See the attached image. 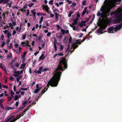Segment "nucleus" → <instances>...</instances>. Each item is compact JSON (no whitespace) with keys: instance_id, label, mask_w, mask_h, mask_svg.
<instances>
[{"instance_id":"38","label":"nucleus","mask_w":122,"mask_h":122,"mask_svg":"<svg viewBox=\"0 0 122 122\" xmlns=\"http://www.w3.org/2000/svg\"><path fill=\"white\" fill-rule=\"evenodd\" d=\"M16 33V30H14L13 31V32L12 34L13 36H14Z\"/></svg>"},{"instance_id":"45","label":"nucleus","mask_w":122,"mask_h":122,"mask_svg":"<svg viewBox=\"0 0 122 122\" xmlns=\"http://www.w3.org/2000/svg\"><path fill=\"white\" fill-rule=\"evenodd\" d=\"M5 100L4 99H0V104H2L1 103L5 101Z\"/></svg>"},{"instance_id":"54","label":"nucleus","mask_w":122,"mask_h":122,"mask_svg":"<svg viewBox=\"0 0 122 122\" xmlns=\"http://www.w3.org/2000/svg\"><path fill=\"white\" fill-rule=\"evenodd\" d=\"M4 37V36L2 34L1 36V38L2 39V40H3V38Z\"/></svg>"},{"instance_id":"11","label":"nucleus","mask_w":122,"mask_h":122,"mask_svg":"<svg viewBox=\"0 0 122 122\" xmlns=\"http://www.w3.org/2000/svg\"><path fill=\"white\" fill-rule=\"evenodd\" d=\"M87 8L86 7H85L84 9V10L82 12V15H83L86 13V11L87 10Z\"/></svg>"},{"instance_id":"33","label":"nucleus","mask_w":122,"mask_h":122,"mask_svg":"<svg viewBox=\"0 0 122 122\" xmlns=\"http://www.w3.org/2000/svg\"><path fill=\"white\" fill-rule=\"evenodd\" d=\"M9 32L8 30H5L4 31H3V32L5 33V34H7Z\"/></svg>"},{"instance_id":"40","label":"nucleus","mask_w":122,"mask_h":122,"mask_svg":"<svg viewBox=\"0 0 122 122\" xmlns=\"http://www.w3.org/2000/svg\"><path fill=\"white\" fill-rule=\"evenodd\" d=\"M6 109L7 110H9L10 109H13V108H12L11 107H10L9 106H7L6 107Z\"/></svg>"},{"instance_id":"58","label":"nucleus","mask_w":122,"mask_h":122,"mask_svg":"<svg viewBox=\"0 0 122 122\" xmlns=\"http://www.w3.org/2000/svg\"><path fill=\"white\" fill-rule=\"evenodd\" d=\"M5 45V43L4 42H3L2 43V45H1V46L2 47H3Z\"/></svg>"},{"instance_id":"63","label":"nucleus","mask_w":122,"mask_h":122,"mask_svg":"<svg viewBox=\"0 0 122 122\" xmlns=\"http://www.w3.org/2000/svg\"><path fill=\"white\" fill-rule=\"evenodd\" d=\"M3 3L4 4V0H0V4Z\"/></svg>"},{"instance_id":"3","label":"nucleus","mask_w":122,"mask_h":122,"mask_svg":"<svg viewBox=\"0 0 122 122\" xmlns=\"http://www.w3.org/2000/svg\"><path fill=\"white\" fill-rule=\"evenodd\" d=\"M114 14L116 17L114 21L115 22L117 23L120 22L122 20V7L118 8Z\"/></svg>"},{"instance_id":"1","label":"nucleus","mask_w":122,"mask_h":122,"mask_svg":"<svg viewBox=\"0 0 122 122\" xmlns=\"http://www.w3.org/2000/svg\"><path fill=\"white\" fill-rule=\"evenodd\" d=\"M121 0H105L103 5L102 6L99 11L97 12V15L101 16L100 20L101 23L99 31H102L107 26V23L109 21L107 16L109 15L110 10L114 5L116 2H120Z\"/></svg>"},{"instance_id":"55","label":"nucleus","mask_w":122,"mask_h":122,"mask_svg":"<svg viewBox=\"0 0 122 122\" xmlns=\"http://www.w3.org/2000/svg\"><path fill=\"white\" fill-rule=\"evenodd\" d=\"M14 46L15 48H17L18 46V45L17 44H15L14 45Z\"/></svg>"},{"instance_id":"57","label":"nucleus","mask_w":122,"mask_h":122,"mask_svg":"<svg viewBox=\"0 0 122 122\" xmlns=\"http://www.w3.org/2000/svg\"><path fill=\"white\" fill-rule=\"evenodd\" d=\"M27 8V5H25L23 6V8L24 9H26Z\"/></svg>"},{"instance_id":"32","label":"nucleus","mask_w":122,"mask_h":122,"mask_svg":"<svg viewBox=\"0 0 122 122\" xmlns=\"http://www.w3.org/2000/svg\"><path fill=\"white\" fill-rule=\"evenodd\" d=\"M12 3V2L11 1L8 4L9 7H11Z\"/></svg>"},{"instance_id":"51","label":"nucleus","mask_w":122,"mask_h":122,"mask_svg":"<svg viewBox=\"0 0 122 122\" xmlns=\"http://www.w3.org/2000/svg\"><path fill=\"white\" fill-rule=\"evenodd\" d=\"M54 47L55 48V50L56 51L57 50V48L56 46V44H54Z\"/></svg>"},{"instance_id":"7","label":"nucleus","mask_w":122,"mask_h":122,"mask_svg":"<svg viewBox=\"0 0 122 122\" xmlns=\"http://www.w3.org/2000/svg\"><path fill=\"white\" fill-rule=\"evenodd\" d=\"M42 7H43V9L44 10H45L48 13V12H50V11H49V7L48 6L46 5H43Z\"/></svg>"},{"instance_id":"17","label":"nucleus","mask_w":122,"mask_h":122,"mask_svg":"<svg viewBox=\"0 0 122 122\" xmlns=\"http://www.w3.org/2000/svg\"><path fill=\"white\" fill-rule=\"evenodd\" d=\"M10 94L11 95V97L13 98L14 97V95L15 94V93L13 91H10Z\"/></svg>"},{"instance_id":"60","label":"nucleus","mask_w":122,"mask_h":122,"mask_svg":"<svg viewBox=\"0 0 122 122\" xmlns=\"http://www.w3.org/2000/svg\"><path fill=\"white\" fill-rule=\"evenodd\" d=\"M72 40V38L71 37H70L69 39V43L71 42Z\"/></svg>"},{"instance_id":"41","label":"nucleus","mask_w":122,"mask_h":122,"mask_svg":"<svg viewBox=\"0 0 122 122\" xmlns=\"http://www.w3.org/2000/svg\"><path fill=\"white\" fill-rule=\"evenodd\" d=\"M19 104V102L18 101L16 102L15 103V106L16 107H17L18 105Z\"/></svg>"},{"instance_id":"34","label":"nucleus","mask_w":122,"mask_h":122,"mask_svg":"<svg viewBox=\"0 0 122 122\" xmlns=\"http://www.w3.org/2000/svg\"><path fill=\"white\" fill-rule=\"evenodd\" d=\"M53 0H50L49 2V3L50 4H51V5H52L53 4Z\"/></svg>"},{"instance_id":"36","label":"nucleus","mask_w":122,"mask_h":122,"mask_svg":"<svg viewBox=\"0 0 122 122\" xmlns=\"http://www.w3.org/2000/svg\"><path fill=\"white\" fill-rule=\"evenodd\" d=\"M35 72L36 73H38V74H41V72L39 71H35Z\"/></svg>"},{"instance_id":"18","label":"nucleus","mask_w":122,"mask_h":122,"mask_svg":"<svg viewBox=\"0 0 122 122\" xmlns=\"http://www.w3.org/2000/svg\"><path fill=\"white\" fill-rule=\"evenodd\" d=\"M51 12L50 11L48 13L50 14V18L53 17L54 16V15L53 14H51Z\"/></svg>"},{"instance_id":"25","label":"nucleus","mask_w":122,"mask_h":122,"mask_svg":"<svg viewBox=\"0 0 122 122\" xmlns=\"http://www.w3.org/2000/svg\"><path fill=\"white\" fill-rule=\"evenodd\" d=\"M47 90V89L46 88H45L41 92V93H42V95Z\"/></svg>"},{"instance_id":"48","label":"nucleus","mask_w":122,"mask_h":122,"mask_svg":"<svg viewBox=\"0 0 122 122\" xmlns=\"http://www.w3.org/2000/svg\"><path fill=\"white\" fill-rule=\"evenodd\" d=\"M57 40L55 38H54V44H56V42H57Z\"/></svg>"},{"instance_id":"50","label":"nucleus","mask_w":122,"mask_h":122,"mask_svg":"<svg viewBox=\"0 0 122 122\" xmlns=\"http://www.w3.org/2000/svg\"><path fill=\"white\" fill-rule=\"evenodd\" d=\"M10 0H4V4L7 3Z\"/></svg>"},{"instance_id":"46","label":"nucleus","mask_w":122,"mask_h":122,"mask_svg":"<svg viewBox=\"0 0 122 122\" xmlns=\"http://www.w3.org/2000/svg\"><path fill=\"white\" fill-rule=\"evenodd\" d=\"M26 36V34H25L24 35H23L22 37L23 39H25V37Z\"/></svg>"},{"instance_id":"35","label":"nucleus","mask_w":122,"mask_h":122,"mask_svg":"<svg viewBox=\"0 0 122 122\" xmlns=\"http://www.w3.org/2000/svg\"><path fill=\"white\" fill-rule=\"evenodd\" d=\"M43 37V36H40L38 39V40L39 41H40L42 39V38Z\"/></svg>"},{"instance_id":"52","label":"nucleus","mask_w":122,"mask_h":122,"mask_svg":"<svg viewBox=\"0 0 122 122\" xmlns=\"http://www.w3.org/2000/svg\"><path fill=\"white\" fill-rule=\"evenodd\" d=\"M3 88L7 89L8 88V87L6 85H3Z\"/></svg>"},{"instance_id":"59","label":"nucleus","mask_w":122,"mask_h":122,"mask_svg":"<svg viewBox=\"0 0 122 122\" xmlns=\"http://www.w3.org/2000/svg\"><path fill=\"white\" fill-rule=\"evenodd\" d=\"M39 51H37L34 53V55L35 56H36L37 55V54H38L39 53Z\"/></svg>"},{"instance_id":"19","label":"nucleus","mask_w":122,"mask_h":122,"mask_svg":"<svg viewBox=\"0 0 122 122\" xmlns=\"http://www.w3.org/2000/svg\"><path fill=\"white\" fill-rule=\"evenodd\" d=\"M20 64V63L19 62H17L15 63V66L17 67H18Z\"/></svg>"},{"instance_id":"20","label":"nucleus","mask_w":122,"mask_h":122,"mask_svg":"<svg viewBox=\"0 0 122 122\" xmlns=\"http://www.w3.org/2000/svg\"><path fill=\"white\" fill-rule=\"evenodd\" d=\"M76 3L75 2H73L72 3V5H71V6L72 7H74L76 5Z\"/></svg>"},{"instance_id":"37","label":"nucleus","mask_w":122,"mask_h":122,"mask_svg":"<svg viewBox=\"0 0 122 122\" xmlns=\"http://www.w3.org/2000/svg\"><path fill=\"white\" fill-rule=\"evenodd\" d=\"M51 32H48L47 34V37H49L51 36Z\"/></svg>"},{"instance_id":"5","label":"nucleus","mask_w":122,"mask_h":122,"mask_svg":"<svg viewBox=\"0 0 122 122\" xmlns=\"http://www.w3.org/2000/svg\"><path fill=\"white\" fill-rule=\"evenodd\" d=\"M23 73L22 71H15L13 74L14 76L15 77L20 78V75Z\"/></svg>"},{"instance_id":"29","label":"nucleus","mask_w":122,"mask_h":122,"mask_svg":"<svg viewBox=\"0 0 122 122\" xmlns=\"http://www.w3.org/2000/svg\"><path fill=\"white\" fill-rule=\"evenodd\" d=\"M34 5V4L33 3H31L29 4L28 6L30 7H32L33 5Z\"/></svg>"},{"instance_id":"44","label":"nucleus","mask_w":122,"mask_h":122,"mask_svg":"<svg viewBox=\"0 0 122 122\" xmlns=\"http://www.w3.org/2000/svg\"><path fill=\"white\" fill-rule=\"evenodd\" d=\"M10 80L13 81L14 79V78L13 77L11 76L10 77Z\"/></svg>"},{"instance_id":"61","label":"nucleus","mask_w":122,"mask_h":122,"mask_svg":"<svg viewBox=\"0 0 122 122\" xmlns=\"http://www.w3.org/2000/svg\"><path fill=\"white\" fill-rule=\"evenodd\" d=\"M48 70H49L48 69L46 68H45L43 70V71L44 72L45 71H46Z\"/></svg>"},{"instance_id":"64","label":"nucleus","mask_w":122,"mask_h":122,"mask_svg":"<svg viewBox=\"0 0 122 122\" xmlns=\"http://www.w3.org/2000/svg\"><path fill=\"white\" fill-rule=\"evenodd\" d=\"M32 36H33L35 37L36 38H37V35L36 34H33L32 35Z\"/></svg>"},{"instance_id":"39","label":"nucleus","mask_w":122,"mask_h":122,"mask_svg":"<svg viewBox=\"0 0 122 122\" xmlns=\"http://www.w3.org/2000/svg\"><path fill=\"white\" fill-rule=\"evenodd\" d=\"M21 44L22 45V46H25V42H21Z\"/></svg>"},{"instance_id":"4","label":"nucleus","mask_w":122,"mask_h":122,"mask_svg":"<svg viewBox=\"0 0 122 122\" xmlns=\"http://www.w3.org/2000/svg\"><path fill=\"white\" fill-rule=\"evenodd\" d=\"M122 26L121 25H117L116 26H112L109 27L108 30L109 33H114V32L120 29Z\"/></svg>"},{"instance_id":"21","label":"nucleus","mask_w":122,"mask_h":122,"mask_svg":"<svg viewBox=\"0 0 122 122\" xmlns=\"http://www.w3.org/2000/svg\"><path fill=\"white\" fill-rule=\"evenodd\" d=\"M29 42L26 41L25 42V46L26 45L30 47V45H29Z\"/></svg>"},{"instance_id":"14","label":"nucleus","mask_w":122,"mask_h":122,"mask_svg":"<svg viewBox=\"0 0 122 122\" xmlns=\"http://www.w3.org/2000/svg\"><path fill=\"white\" fill-rule=\"evenodd\" d=\"M78 46V45L77 43L73 44L72 45V47L73 48H75Z\"/></svg>"},{"instance_id":"24","label":"nucleus","mask_w":122,"mask_h":122,"mask_svg":"<svg viewBox=\"0 0 122 122\" xmlns=\"http://www.w3.org/2000/svg\"><path fill=\"white\" fill-rule=\"evenodd\" d=\"M73 13V12L72 11H70L69 13V14L68 15V16L70 17L71 16V15Z\"/></svg>"},{"instance_id":"12","label":"nucleus","mask_w":122,"mask_h":122,"mask_svg":"<svg viewBox=\"0 0 122 122\" xmlns=\"http://www.w3.org/2000/svg\"><path fill=\"white\" fill-rule=\"evenodd\" d=\"M78 18H77L76 19H75L73 23H72V24L73 25H75L77 24V20H78Z\"/></svg>"},{"instance_id":"30","label":"nucleus","mask_w":122,"mask_h":122,"mask_svg":"<svg viewBox=\"0 0 122 122\" xmlns=\"http://www.w3.org/2000/svg\"><path fill=\"white\" fill-rule=\"evenodd\" d=\"M18 97L17 96V95H15V96L14 98V99L16 101V100H18Z\"/></svg>"},{"instance_id":"47","label":"nucleus","mask_w":122,"mask_h":122,"mask_svg":"<svg viewBox=\"0 0 122 122\" xmlns=\"http://www.w3.org/2000/svg\"><path fill=\"white\" fill-rule=\"evenodd\" d=\"M64 46L62 45H61L60 46V49L61 50H62L63 49Z\"/></svg>"},{"instance_id":"10","label":"nucleus","mask_w":122,"mask_h":122,"mask_svg":"<svg viewBox=\"0 0 122 122\" xmlns=\"http://www.w3.org/2000/svg\"><path fill=\"white\" fill-rule=\"evenodd\" d=\"M56 36L60 40V41L63 38V37L61 34H56Z\"/></svg>"},{"instance_id":"56","label":"nucleus","mask_w":122,"mask_h":122,"mask_svg":"<svg viewBox=\"0 0 122 122\" xmlns=\"http://www.w3.org/2000/svg\"><path fill=\"white\" fill-rule=\"evenodd\" d=\"M0 107L2 108H4V107L2 104H0Z\"/></svg>"},{"instance_id":"49","label":"nucleus","mask_w":122,"mask_h":122,"mask_svg":"<svg viewBox=\"0 0 122 122\" xmlns=\"http://www.w3.org/2000/svg\"><path fill=\"white\" fill-rule=\"evenodd\" d=\"M27 13L26 14L27 16H28L30 14V12L29 11V10L28 9L27 10Z\"/></svg>"},{"instance_id":"27","label":"nucleus","mask_w":122,"mask_h":122,"mask_svg":"<svg viewBox=\"0 0 122 122\" xmlns=\"http://www.w3.org/2000/svg\"><path fill=\"white\" fill-rule=\"evenodd\" d=\"M86 1L85 0L82 1V4L83 5L85 6L86 5Z\"/></svg>"},{"instance_id":"31","label":"nucleus","mask_w":122,"mask_h":122,"mask_svg":"<svg viewBox=\"0 0 122 122\" xmlns=\"http://www.w3.org/2000/svg\"><path fill=\"white\" fill-rule=\"evenodd\" d=\"M67 41V38L66 37H65L64 39L63 40V42L64 43H65Z\"/></svg>"},{"instance_id":"6","label":"nucleus","mask_w":122,"mask_h":122,"mask_svg":"<svg viewBox=\"0 0 122 122\" xmlns=\"http://www.w3.org/2000/svg\"><path fill=\"white\" fill-rule=\"evenodd\" d=\"M36 89L34 90V93L35 94L37 93L38 92L41 90L42 88V86H39L38 84H37L36 85Z\"/></svg>"},{"instance_id":"23","label":"nucleus","mask_w":122,"mask_h":122,"mask_svg":"<svg viewBox=\"0 0 122 122\" xmlns=\"http://www.w3.org/2000/svg\"><path fill=\"white\" fill-rule=\"evenodd\" d=\"M44 17L43 16H41L40 18V21L39 22L40 24H41L43 21Z\"/></svg>"},{"instance_id":"22","label":"nucleus","mask_w":122,"mask_h":122,"mask_svg":"<svg viewBox=\"0 0 122 122\" xmlns=\"http://www.w3.org/2000/svg\"><path fill=\"white\" fill-rule=\"evenodd\" d=\"M70 25L71 27L73 28V30H76V27L74 26L72 24H70Z\"/></svg>"},{"instance_id":"28","label":"nucleus","mask_w":122,"mask_h":122,"mask_svg":"<svg viewBox=\"0 0 122 122\" xmlns=\"http://www.w3.org/2000/svg\"><path fill=\"white\" fill-rule=\"evenodd\" d=\"M31 12L32 13V14H33L34 17H35L36 16V12L34 11V10H31Z\"/></svg>"},{"instance_id":"53","label":"nucleus","mask_w":122,"mask_h":122,"mask_svg":"<svg viewBox=\"0 0 122 122\" xmlns=\"http://www.w3.org/2000/svg\"><path fill=\"white\" fill-rule=\"evenodd\" d=\"M58 11L59 10L57 9H55L53 11L54 12H56L57 11L58 12Z\"/></svg>"},{"instance_id":"43","label":"nucleus","mask_w":122,"mask_h":122,"mask_svg":"<svg viewBox=\"0 0 122 122\" xmlns=\"http://www.w3.org/2000/svg\"><path fill=\"white\" fill-rule=\"evenodd\" d=\"M27 89V88H21L20 89V91H21L22 90L25 91Z\"/></svg>"},{"instance_id":"15","label":"nucleus","mask_w":122,"mask_h":122,"mask_svg":"<svg viewBox=\"0 0 122 122\" xmlns=\"http://www.w3.org/2000/svg\"><path fill=\"white\" fill-rule=\"evenodd\" d=\"M26 64L25 63H23L21 65V66L20 68V69H24V67L25 66Z\"/></svg>"},{"instance_id":"16","label":"nucleus","mask_w":122,"mask_h":122,"mask_svg":"<svg viewBox=\"0 0 122 122\" xmlns=\"http://www.w3.org/2000/svg\"><path fill=\"white\" fill-rule=\"evenodd\" d=\"M21 49L22 48L20 47H19L17 49V51H18V53H20L21 52Z\"/></svg>"},{"instance_id":"8","label":"nucleus","mask_w":122,"mask_h":122,"mask_svg":"<svg viewBox=\"0 0 122 122\" xmlns=\"http://www.w3.org/2000/svg\"><path fill=\"white\" fill-rule=\"evenodd\" d=\"M46 57V56H45L44 54L42 53L39 59V61L40 62L41 61V60L44 59Z\"/></svg>"},{"instance_id":"13","label":"nucleus","mask_w":122,"mask_h":122,"mask_svg":"<svg viewBox=\"0 0 122 122\" xmlns=\"http://www.w3.org/2000/svg\"><path fill=\"white\" fill-rule=\"evenodd\" d=\"M61 32L63 34H65V33H68L69 32V31L68 30H67L66 31L64 30H63V29H61Z\"/></svg>"},{"instance_id":"26","label":"nucleus","mask_w":122,"mask_h":122,"mask_svg":"<svg viewBox=\"0 0 122 122\" xmlns=\"http://www.w3.org/2000/svg\"><path fill=\"white\" fill-rule=\"evenodd\" d=\"M7 36L8 38H9L11 36V34L9 32L7 34Z\"/></svg>"},{"instance_id":"62","label":"nucleus","mask_w":122,"mask_h":122,"mask_svg":"<svg viewBox=\"0 0 122 122\" xmlns=\"http://www.w3.org/2000/svg\"><path fill=\"white\" fill-rule=\"evenodd\" d=\"M3 3L4 4V0H0V4Z\"/></svg>"},{"instance_id":"9","label":"nucleus","mask_w":122,"mask_h":122,"mask_svg":"<svg viewBox=\"0 0 122 122\" xmlns=\"http://www.w3.org/2000/svg\"><path fill=\"white\" fill-rule=\"evenodd\" d=\"M86 21H81V22L79 23V25H80L81 27H82L83 26H85V23H86Z\"/></svg>"},{"instance_id":"42","label":"nucleus","mask_w":122,"mask_h":122,"mask_svg":"<svg viewBox=\"0 0 122 122\" xmlns=\"http://www.w3.org/2000/svg\"><path fill=\"white\" fill-rule=\"evenodd\" d=\"M13 47V46L12 43H10V46L9 47V48L10 49H11Z\"/></svg>"},{"instance_id":"2","label":"nucleus","mask_w":122,"mask_h":122,"mask_svg":"<svg viewBox=\"0 0 122 122\" xmlns=\"http://www.w3.org/2000/svg\"><path fill=\"white\" fill-rule=\"evenodd\" d=\"M67 66L65 59L63 58L61 59V61L59 65L56 70L55 73L51 78V80L49 81L47 85H50L51 86H57L58 81L59 80L61 72H58L59 70H63L67 68Z\"/></svg>"}]
</instances>
